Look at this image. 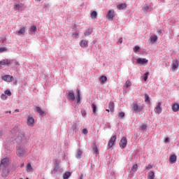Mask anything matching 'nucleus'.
Wrapping results in <instances>:
<instances>
[{"label":"nucleus","mask_w":179,"mask_h":179,"mask_svg":"<svg viewBox=\"0 0 179 179\" xmlns=\"http://www.w3.org/2000/svg\"><path fill=\"white\" fill-rule=\"evenodd\" d=\"M16 155L18 157H23L26 155V150L23 147H18L16 150Z\"/></svg>","instance_id":"obj_1"},{"label":"nucleus","mask_w":179,"mask_h":179,"mask_svg":"<svg viewBox=\"0 0 179 179\" xmlns=\"http://www.w3.org/2000/svg\"><path fill=\"white\" fill-rule=\"evenodd\" d=\"M154 111L155 114H162V103L158 102L157 106L155 108Z\"/></svg>","instance_id":"obj_2"},{"label":"nucleus","mask_w":179,"mask_h":179,"mask_svg":"<svg viewBox=\"0 0 179 179\" xmlns=\"http://www.w3.org/2000/svg\"><path fill=\"white\" fill-rule=\"evenodd\" d=\"M128 142L127 141V137H123L120 142V146L122 149H125L127 148Z\"/></svg>","instance_id":"obj_3"},{"label":"nucleus","mask_w":179,"mask_h":179,"mask_svg":"<svg viewBox=\"0 0 179 179\" xmlns=\"http://www.w3.org/2000/svg\"><path fill=\"white\" fill-rule=\"evenodd\" d=\"M136 62L137 64H138L139 65H143L145 66L146 64H148L149 60L145 59V58H138L136 59Z\"/></svg>","instance_id":"obj_4"},{"label":"nucleus","mask_w":179,"mask_h":179,"mask_svg":"<svg viewBox=\"0 0 179 179\" xmlns=\"http://www.w3.org/2000/svg\"><path fill=\"white\" fill-rule=\"evenodd\" d=\"M2 80L7 83H10L13 80V76L10 75H6L1 78Z\"/></svg>","instance_id":"obj_5"},{"label":"nucleus","mask_w":179,"mask_h":179,"mask_svg":"<svg viewBox=\"0 0 179 179\" xmlns=\"http://www.w3.org/2000/svg\"><path fill=\"white\" fill-rule=\"evenodd\" d=\"M133 110L136 113H141V111H142V110H143V106H139V105H138V103H133Z\"/></svg>","instance_id":"obj_6"},{"label":"nucleus","mask_w":179,"mask_h":179,"mask_svg":"<svg viewBox=\"0 0 179 179\" xmlns=\"http://www.w3.org/2000/svg\"><path fill=\"white\" fill-rule=\"evenodd\" d=\"M114 10H109L106 15V19H108V20H113L114 19Z\"/></svg>","instance_id":"obj_7"},{"label":"nucleus","mask_w":179,"mask_h":179,"mask_svg":"<svg viewBox=\"0 0 179 179\" xmlns=\"http://www.w3.org/2000/svg\"><path fill=\"white\" fill-rule=\"evenodd\" d=\"M115 141H117V136H112L108 143V148H113V146H114V143H115Z\"/></svg>","instance_id":"obj_8"},{"label":"nucleus","mask_w":179,"mask_h":179,"mask_svg":"<svg viewBox=\"0 0 179 179\" xmlns=\"http://www.w3.org/2000/svg\"><path fill=\"white\" fill-rule=\"evenodd\" d=\"M179 66V61L178 59H175L172 62V71H176Z\"/></svg>","instance_id":"obj_9"},{"label":"nucleus","mask_w":179,"mask_h":179,"mask_svg":"<svg viewBox=\"0 0 179 179\" xmlns=\"http://www.w3.org/2000/svg\"><path fill=\"white\" fill-rule=\"evenodd\" d=\"M68 100H71V101H75V94L73 93V91H69L68 92Z\"/></svg>","instance_id":"obj_10"},{"label":"nucleus","mask_w":179,"mask_h":179,"mask_svg":"<svg viewBox=\"0 0 179 179\" xmlns=\"http://www.w3.org/2000/svg\"><path fill=\"white\" fill-rule=\"evenodd\" d=\"M12 64V62L9 59H5L1 61H0V65H10Z\"/></svg>","instance_id":"obj_11"},{"label":"nucleus","mask_w":179,"mask_h":179,"mask_svg":"<svg viewBox=\"0 0 179 179\" xmlns=\"http://www.w3.org/2000/svg\"><path fill=\"white\" fill-rule=\"evenodd\" d=\"M169 162L171 164H174V163L177 162V156H176V155H171L169 158Z\"/></svg>","instance_id":"obj_12"},{"label":"nucleus","mask_w":179,"mask_h":179,"mask_svg":"<svg viewBox=\"0 0 179 179\" xmlns=\"http://www.w3.org/2000/svg\"><path fill=\"white\" fill-rule=\"evenodd\" d=\"M27 125H29V127L34 125V118H33L31 117H28Z\"/></svg>","instance_id":"obj_13"},{"label":"nucleus","mask_w":179,"mask_h":179,"mask_svg":"<svg viewBox=\"0 0 179 179\" xmlns=\"http://www.w3.org/2000/svg\"><path fill=\"white\" fill-rule=\"evenodd\" d=\"M36 110L37 113H38V114H40L41 115H43V117H44V115H46V114H45V112L44 110H41V107L37 106V107L36 108Z\"/></svg>","instance_id":"obj_14"},{"label":"nucleus","mask_w":179,"mask_h":179,"mask_svg":"<svg viewBox=\"0 0 179 179\" xmlns=\"http://www.w3.org/2000/svg\"><path fill=\"white\" fill-rule=\"evenodd\" d=\"M80 45L83 48H85V47H87V41L83 39L80 41Z\"/></svg>","instance_id":"obj_15"},{"label":"nucleus","mask_w":179,"mask_h":179,"mask_svg":"<svg viewBox=\"0 0 179 179\" xmlns=\"http://www.w3.org/2000/svg\"><path fill=\"white\" fill-rule=\"evenodd\" d=\"M76 93H77V96H76V99L77 100V103L78 104H80V90H77Z\"/></svg>","instance_id":"obj_16"},{"label":"nucleus","mask_w":179,"mask_h":179,"mask_svg":"<svg viewBox=\"0 0 179 179\" xmlns=\"http://www.w3.org/2000/svg\"><path fill=\"white\" fill-rule=\"evenodd\" d=\"M155 172L150 171L148 173V179H156Z\"/></svg>","instance_id":"obj_17"},{"label":"nucleus","mask_w":179,"mask_h":179,"mask_svg":"<svg viewBox=\"0 0 179 179\" xmlns=\"http://www.w3.org/2000/svg\"><path fill=\"white\" fill-rule=\"evenodd\" d=\"M172 110H173L174 113H177V111L179 110V104H178V103H174V104L172 106Z\"/></svg>","instance_id":"obj_18"},{"label":"nucleus","mask_w":179,"mask_h":179,"mask_svg":"<svg viewBox=\"0 0 179 179\" xmlns=\"http://www.w3.org/2000/svg\"><path fill=\"white\" fill-rule=\"evenodd\" d=\"M99 80H100L101 85H104V83H106V82H107V77L106 76H102L99 78Z\"/></svg>","instance_id":"obj_19"},{"label":"nucleus","mask_w":179,"mask_h":179,"mask_svg":"<svg viewBox=\"0 0 179 179\" xmlns=\"http://www.w3.org/2000/svg\"><path fill=\"white\" fill-rule=\"evenodd\" d=\"M117 9H119V10H122V9H125V8H127V4L126 3H121L119 4L117 6Z\"/></svg>","instance_id":"obj_20"},{"label":"nucleus","mask_w":179,"mask_h":179,"mask_svg":"<svg viewBox=\"0 0 179 179\" xmlns=\"http://www.w3.org/2000/svg\"><path fill=\"white\" fill-rule=\"evenodd\" d=\"M92 150L94 153H95L96 155H99V149L97 148V145H96V143L93 145Z\"/></svg>","instance_id":"obj_21"},{"label":"nucleus","mask_w":179,"mask_h":179,"mask_svg":"<svg viewBox=\"0 0 179 179\" xmlns=\"http://www.w3.org/2000/svg\"><path fill=\"white\" fill-rule=\"evenodd\" d=\"M92 33H93V29H87L84 33V36H85V37H87V36H90V34H92Z\"/></svg>","instance_id":"obj_22"},{"label":"nucleus","mask_w":179,"mask_h":179,"mask_svg":"<svg viewBox=\"0 0 179 179\" xmlns=\"http://www.w3.org/2000/svg\"><path fill=\"white\" fill-rule=\"evenodd\" d=\"M9 162V159L8 158H4L1 160V166H8V162Z\"/></svg>","instance_id":"obj_23"},{"label":"nucleus","mask_w":179,"mask_h":179,"mask_svg":"<svg viewBox=\"0 0 179 179\" xmlns=\"http://www.w3.org/2000/svg\"><path fill=\"white\" fill-rule=\"evenodd\" d=\"M91 19H97V12L93 11L90 15Z\"/></svg>","instance_id":"obj_24"},{"label":"nucleus","mask_w":179,"mask_h":179,"mask_svg":"<svg viewBox=\"0 0 179 179\" xmlns=\"http://www.w3.org/2000/svg\"><path fill=\"white\" fill-rule=\"evenodd\" d=\"M108 107L111 113L114 111V102H110L108 104Z\"/></svg>","instance_id":"obj_25"},{"label":"nucleus","mask_w":179,"mask_h":179,"mask_svg":"<svg viewBox=\"0 0 179 179\" xmlns=\"http://www.w3.org/2000/svg\"><path fill=\"white\" fill-rule=\"evenodd\" d=\"M150 6L148 5H145L144 7L143 8V12H150Z\"/></svg>","instance_id":"obj_26"},{"label":"nucleus","mask_w":179,"mask_h":179,"mask_svg":"<svg viewBox=\"0 0 179 179\" xmlns=\"http://www.w3.org/2000/svg\"><path fill=\"white\" fill-rule=\"evenodd\" d=\"M25 30H26V28H25V27L21 28V29L18 31V36H22V34H24Z\"/></svg>","instance_id":"obj_27"},{"label":"nucleus","mask_w":179,"mask_h":179,"mask_svg":"<svg viewBox=\"0 0 179 179\" xmlns=\"http://www.w3.org/2000/svg\"><path fill=\"white\" fill-rule=\"evenodd\" d=\"M81 156H82V150H78L76 152V159H80Z\"/></svg>","instance_id":"obj_28"},{"label":"nucleus","mask_w":179,"mask_h":179,"mask_svg":"<svg viewBox=\"0 0 179 179\" xmlns=\"http://www.w3.org/2000/svg\"><path fill=\"white\" fill-rule=\"evenodd\" d=\"M150 41L151 43H156V41H157V36L156 35L151 36Z\"/></svg>","instance_id":"obj_29"},{"label":"nucleus","mask_w":179,"mask_h":179,"mask_svg":"<svg viewBox=\"0 0 179 179\" xmlns=\"http://www.w3.org/2000/svg\"><path fill=\"white\" fill-rule=\"evenodd\" d=\"M70 177H71V172H66L63 176L64 179H69Z\"/></svg>","instance_id":"obj_30"},{"label":"nucleus","mask_w":179,"mask_h":179,"mask_svg":"<svg viewBox=\"0 0 179 179\" xmlns=\"http://www.w3.org/2000/svg\"><path fill=\"white\" fill-rule=\"evenodd\" d=\"M92 113L94 114H96V111H97V106H96V104L92 103Z\"/></svg>","instance_id":"obj_31"},{"label":"nucleus","mask_w":179,"mask_h":179,"mask_svg":"<svg viewBox=\"0 0 179 179\" xmlns=\"http://www.w3.org/2000/svg\"><path fill=\"white\" fill-rule=\"evenodd\" d=\"M27 171H33V167H31V164L30 163L27 164Z\"/></svg>","instance_id":"obj_32"},{"label":"nucleus","mask_w":179,"mask_h":179,"mask_svg":"<svg viewBox=\"0 0 179 179\" xmlns=\"http://www.w3.org/2000/svg\"><path fill=\"white\" fill-rule=\"evenodd\" d=\"M124 117H125V113L124 112H120L118 113V117L120 118V120H122Z\"/></svg>","instance_id":"obj_33"},{"label":"nucleus","mask_w":179,"mask_h":179,"mask_svg":"<svg viewBox=\"0 0 179 179\" xmlns=\"http://www.w3.org/2000/svg\"><path fill=\"white\" fill-rule=\"evenodd\" d=\"M145 101L146 103L150 102V98L149 97V95H148V94H145Z\"/></svg>","instance_id":"obj_34"},{"label":"nucleus","mask_w":179,"mask_h":179,"mask_svg":"<svg viewBox=\"0 0 179 179\" xmlns=\"http://www.w3.org/2000/svg\"><path fill=\"white\" fill-rule=\"evenodd\" d=\"M22 8H23V3L15 4V9H22Z\"/></svg>","instance_id":"obj_35"},{"label":"nucleus","mask_w":179,"mask_h":179,"mask_svg":"<svg viewBox=\"0 0 179 179\" xmlns=\"http://www.w3.org/2000/svg\"><path fill=\"white\" fill-rule=\"evenodd\" d=\"M148 76H149V72L145 73L143 75V79L145 82L148 80Z\"/></svg>","instance_id":"obj_36"},{"label":"nucleus","mask_w":179,"mask_h":179,"mask_svg":"<svg viewBox=\"0 0 179 179\" xmlns=\"http://www.w3.org/2000/svg\"><path fill=\"white\" fill-rule=\"evenodd\" d=\"M131 81L130 80H127L126 83H125V86L126 87H130V86H131Z\"/></svg>","instance_id":"obj_37"},{"label":"nucleus","mask_w":179,"mask_h":179,"mask_svg":"<svg viewBox=\"0 0 179 179\" xmlns=\"http://www.w3.org/2000/svg\"><path fill=\"white\" fill-rule=\"evenodd\" d=\"M146 128H148V125H146V124H143L140 127L141 131H145V129H146Z\"/></svg>","instance_id":"obj_38"},{"label":"nucleus","mask_w":179,"mask_h":179,"mask_svg":"<svg viewBox=\"0 0 179 179\" xmlns=\"http://www.w3.org/2000/svg\"><path fill=\"white\" fill-rule=\"evenodd\" d=\"M139 50H141V48L139 47V46H135L134 48V52L136 54V52H138V51H139Z\"/></svg>","instance_id":"obj_39"},{"label":"nucleus","mask_w":179,"mask_h":179,"mask_svg":"<svg viewBox=\"0 0 179 179\" xmlns=\"http://www.w3.org/2000/svg\"><path fill=\"white\" fill-rule=\"evenodd\" d=\"M132 171H138V164H134L133 166H132Z\"/></svg>","instance_id":"obj_40"},{"label":"nucleus","mask_w":179,"mask_h":179,"mask_svg":"<svg viewBox=\"0 0 179 179\" xmlns=\"http://www.w3.org/2000/svg\"><path fill=\"white\" fill-rule=\"evenodd\" d=\"M5 94H6L7 96H12V92H10V90H7L4 92Z\"/></svg>","instance_id":"obj_41"},{"label":"nucleus","mask_w":179,"mask_h":179,"mask_svg":"<svg viewBox=\"0 0 179 179\" xmlns=\"http://www.w3.org/2000/svg\"><path fill=\"white\" fill-rule=\"evenodd\" d=\"M6 51H8L6 48H0V53L5 52Z\"/></svg>","instance_id":"obj_42"},{"label":"nucleus","mask_w":179,"mask_h":179,"mask_svg":"<svg viewBox=\"0 0 179 179\" xmlns=\"http://www.w3.org/2000/svg\"><path fill=\"white\" fill-rule=\"evenodd\" d=\"M1 100H6V99H8V96H6L5 94H1Z\"/></svg>","instance_id":"obj_43"},{"label":"nucleus","mask_w":179,"mask_h":179,"mask_svg":"<svg viewBox=\"0 0 179 179\" xmlns=\"http://www.w3.org/2000/svg\"><path fill=\"white\" fill-rule=\"evenodd\" d=\"M81 115L83 117H85L86 116V110H81Z\"/></svg>","instance_id":"obj_44"},{"label":"nucleus","mask_w":179,"mask_h":179,"mask_svg":"<svg viewBox=\"0 0 179 179\" xmlns=\"http://www.w3.org/2000/svg\"><path fill=\"white\" fill-rule=\"evenodd\" d=\"M36 30H37V28L36 27V26H32L31 27V31L34 32L36 31Z\"/></svg>","instance_id":"obj_45"},{"label":"nucleus","mask_w":179,"mask_h":179,"mask_svg":"<svg viewBox=\"0 0 179 179\" xmlns=\"http://www.w3.org/2000/svg\"><path fill=\"white\" fill-rule=\"evenodd\" d=\"M83 134H84V135H87V129H83Z\"/></svg>","instance_id":"obj_46"},{"label":"nucleus","mask_w":179,"mask_h":179,"mask_svg":"<svg viewBox=\"0 0 179 179\" xmlns=\"http://www.w3.org/2000/svg\"><path fill=\"white\" fill-rule=\"evenodd\" d=\"M152 168H153V166L152 165L148 164L145 169H146V170H150V169H152Z\"/></svg>","instance_id":"obj_47"},{"label":"nucleus","mask_w":179,"mask_h":179,"mask_svg":"<svg viewBox=\"0 0 179 179\" xmlns=\"http://www.w3.org/2000/svg\"><path fill=\"white\" fill-rule=\"evenodd\" d=\"M72 129H73V131H76V124H74L72 126Z\"/></svg>","instance_id":"obj_48"},{"label":"nucleus","mask_w":179,"mask_h":179,"mask_svg":"<svg viewBox=\"0 0 179 179\" xmlns=\"http://www.w3.org/2000/svg\"><path fill=\"white\" fill-rule=\"evenodd\" d=\"M169 141H170V138H166L164 139L165 143H167V142H169Z\"/></svg>","instance_id":"obj_49"},{"label":"nucleus","mask_w":179,"mask_h":179,"mask_svg":"<svg viewBox=\"0 0 179 179\" xmlns=\"http://www.w3.org/2000/svg\"><path fill=\"white\" fill-rule=\"evenodd\" d=\"M8 113L9 114H11L12 112H10V111H6V112H5V114H8Z\"/></svg>","instance_id":"obj_50"},{"label":"nucleus","mask_w":179,"mask_h":179,"mask_svg":"<svg viewBox=\"0 0 179 179\" xmlns=\"http://www.w3.org/2000/svg\"><path fill=\"white\" fill-rule=\"evenodd\" d=\"M158 33H159V34H162V29H159Z\"/></svg>","instance_id":"obj_51"},{"label":"nucleus","mask_w":179,"mask_h":179,"mask_svg":"<svg viewBox=\"0 0 179 179\" xmlns=\"http://www.w3.org/2000/svg\"><path fill=\"white\" fill-rule=\"evenodd\" d=\"M73 36H79V34L75 33V34H73Z\"/></svg>","instance_id":"obj_52"},{"label":"nucleus","mask_w":179,"mask_h":179,"mask_svg":"<svg viewBox=\"0 0 179 179\" xmlns=\"http://www.w3.org/2000/svg\"><path fill=\"white\" fill-rule=\"evenodd\" d=\"M15 113H19V109H15Z\"/></svg>","instance_id":"obj_53"},{"label":"nucleus","mask_w":179,"mask_h":179,"mask_svg":"<svg viewBox=\"0 0 179 179\" xmlns=\"http://www.w3.org/2000/svg\"><path fill=\"white\" fill-rule=\"evenodd\" d=\"M73 29H76V24L73 25Z\"/></svg>","instance_id":"obj_54"},{"label":"nucleus","mask_w":179,"mask_h":179,"mask_svg":"<svg viewBox=\"0 0 179 179\" xmlns=\"http://www.w3.org/2000/svg\"><path fill=\"white\" fill-rule=\"evenodd\" d=\"M120 44L122 43V38L120 39Z\"/></svg>","instance_id":"obj_55"},{"label":"nucleus","mask_w":179,"mask_h":179,"mask_svg":"<svg viewBox=\"0 0 179 179\" xmlns=\"http://www.w3.org/2000/svg\"><path fill=\"white\" fill-rule=\"evenodd\" d=\"M106 110L108 111V113H110V110L106 109Z\"/></svg>","instance_id":"obj_56"},{"label":"nucleus","mask_w":179,"mask_h":179,"mask_svg":"<svg viewBox=\"0 0 179 179\" xmlns=\"http://www.w3.org/2000/svg\"><path fill=\"white\" fill-rule=\"evenodd\" d=\"M24 166V164H21V167H23Z\"/></svg>","instance_id":"obj_57"},{"label":"nucleus","mask_w":179,"mask_h":179,"mask_svg":"<svg viewBox=\"0 0 179 179\" xmlns=\"http://www.w3.org/2000/svg\"><path fill=\"white\" fill-rule=\"evenodd\" d=\"M2 135V131H0V136Z\"/></svg>","instance_id":"obj_58"},{"label":"nucleus","mask_w":179,"mask_h":179,"mask_svg":"<svg viewBox=\"0 0 179 179\" xmlns=\"http://www.w3.org/2000/svg\"><path fill=\"white\" fill-rule=\"evenodd\" d=\"M26 179H29V178H27Z\"/></svg>","instance_id":"obj_59"},{"label":"nucleus","mask_w":179,"mask_h":179,"mask_svg":"<svg viewBox=\"0 0 179 179\" xmlns=\"http://www.w3.org/2000/svg\"><path fill=\"white\" fill-rule=\"evenodd\" d=\"M38 1H41V0H38Z\"/></svg>","instance_id":"obj_60"},{"label":"nucleus","mask_w":179,"mask_h":179,"mask_svg":"<svg viewBox=\"0 0 179 179\" xmlns=\"http://www.w3.org/2000/svg\"><path fill=\"white\" fill-rule=\"evenodd\" d=\"M20 179H23V178H20Z\"/></svg>","instance_id":"obj_61"}]
</instances>
